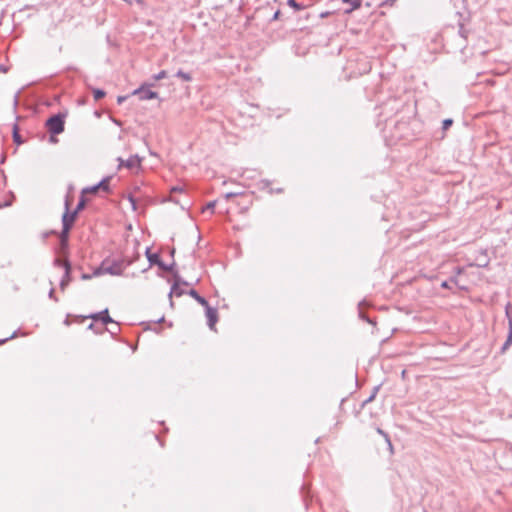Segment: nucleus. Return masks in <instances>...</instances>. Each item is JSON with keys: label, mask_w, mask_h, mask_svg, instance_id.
<instances>
[{"label": "nucleus", "mask_w": 512, "mask_h": 512, "mask_svg": "<svg viewBox=\"0 0 512 512\" xmlns=\"http://www.w3.org/2000/svg\"><path fill=\"white\" fill-rule=\"evenodd\" d=\"M124 266L122 262H108L103 261L102 264L94 271V276H99L102 274H110L114 276L121 275L123 273Z\"/></svg>", "instance_id": "1"}, {"label": "nucleus", "mask_w": 512, "mask_h": 512, "mask_svg": "<svg viewBox=\"0 0 512 512\" xmlns=\"http://www.w3.org/2000/svg\"><path fill=\"white\" fill-rule=\"evenodd\" d=\"M64 118V114L58 113L47 119L46 127L52 135H58L64 131Z\"/></svg>", "instance_id": "2"}, {"label": "nucleus", "mask_w": 512, "mask_h": 512, "mask_svg": "<svg viewBox=\"0 0 512 512\" xmlns=\"http://www.w3.org/2000/svg\"><path fill=\"white\" fill-rule=\"evenodd\" d=\"M505 314L508 319L509 330H508L507 339H506L505 343L503 344V346L501 347L502 353L506 352L508 350V348L512 345V303L509 302L506 304Z\"/></svg>", "instance_id": "3"}, {"label": "nucleus", "mask_w": 512, "mask_h": 512, "mask_svg": "<svg viewBox=\"0 0 512 512\" xmlns=\"http://www.w3.org/2000/svg\"><path fill=\"white\" fill-rule=\"evenodd\" d=\"M55 264L58 266H63L65 269V275L60 282V288H61V290H64L65 287L71 281V278H70L71 265L68 260H61L59 258L55 260Z\"/></svg>", "instance_id": "4"}, {"label": "nucleus", "mask_w": 512, "mask_h": 512, "mask_svg": "<svg viewBox=\"0 0 512 512\" xmlns=\"http://www.w3.org/2000/svg\"><path fill=\"white\" fill-rule=\"evenodd\" d=\"M119 162L118 169L125 167L127 169L139 168L141 165V159L138 155H132L127 160H123L122 158L117 159Z\"/></svg>", "instance_id": "5"}, {"label": "nucleus", "mask_w": 512, "mask_h": 512, "mask_svg": "<svg viewBox=\"0 0 512 512\" xmlns=\"http://www.w3.org/2000/svg\"><path fill=\"white\" fill-rule=\"evenodd\" d=\"M69 207H70V200H69V197L67 196L66 200H65V212L62 216V225H65V223H66V224H69V227H72V225L77 217V211L70 212Z\"/></svg>", "instance_id": "6"}, {"label": "nucleus", "mask_w": 512, "mask_h": 512, "mask_svg": "<svg viewBox=\"0 0 512 512\" xmlns=\"http://www.w3.org/2000/svg\"><path fill=\"white\" fill-rule=\"evenodd\" d=\"M89 318L94 321H101L103 325L114 323V320L109 316L108 309H104L101 312L91 314Z\"/></svg>", "instance_id": "7"}, {"label": "nucleus", "mask_w": 512, "mask_h": 512, "mask_svg": "<svg viewBox=\"0 0 512 512\" xmlns=\"http://www.w3.org/2000/svg\"><path fill=\"white\" fill-rule=\"evenodd\" d=\"M134 95H138L140 100H150L158 96V94L152 90L145 89L144 86L134 90Z\"/></svg>", "instance_id": "8"}, {"label": "nucleus", "mask_w": 512, "mask_h": 512, "mask_svg": "<svg viewBox=\"0 0 512 512\" xmlns=\"http://www.w3.org/2000/svg\"><path fill=\"white\" fill-rule=\"evenodd\" d=\"M205 309H206V317L208 319V326L211 330H214L215 324L218 321L217 310L215 308L210 307V305L205 307Z\"/></svg>", "instance_id": "9"}, {"label": "nucleus", "mask_w": 512, "mask_h": 512, "mask_svg": "<svg viewBox=\"0 0 512 512\" xmlns=\"http://www.w3.org/2000/svg\"><path fill=\"white\" fill-rule=\"evenodd\" d=\"M174 277H175V282H174L173 286L171 287V290L169 293L170 298L172 297V295L181 296L183 294V290L179 287V285H180L179 277L177 275H175Z\"/></svg>", "instance_id": "10"}, {"label": "nucleus", "mask_w": 512, "mask_h": 512, "mask_svg": "<svg viewBox=\"0 0 512 512\" xmlns=\"http://www.w3.org/2000/svg\"><path fill=\"white\" fill-rule=\"evenodd\" d=\"M70 229H71V227H69V224L65 223V225H63V229H62V232H61V235H60V240H61L62 248H66L67 247V244H68V234H69Z\"/></svg>", "instance_id": "11"}, {"label": "nucleus", "mask_w": 512, "mask_h": 512, "mask_svg": "<svg viewBox=\"0 0 512 512\" xmlns=\"http://www.w3.org/2000/svg\"><path fill=\"white\" fill-rule=\"evenodd\" d=\"M189 295L193 297L203 307H207L209 305L208 301L204 297L200 296L196 290L191 289L189 291Z\"/></svg>", "instance_id": "12"}, {"label": "nucleus", "mask_w": 512, "mask_h": 512, "mask_svg": "<svg viewBox=\"0 0 512 512\" xmlns=\"http://www.w3.org/2000/svg\"><path fill=\"white\" fill-rule=\"evenodd\" d=\"M146 256L150 263V266L156 265L160 260L159 255L157 253H152L149 248L146 249Z\"/></svg>", "instance_id": "13"}, {"label": "nucleus", "mask_w": 512, "mask_h": 512, "mask_svg": "<svg viewBox=\"0 0 512 512\" xmlns=\"http://www.w3.org/2000/svg\"><path fill=\"white\" fill-rule=\"evenodd\" d=\"M112 176H107L105 178H103L99 183H98V187L99 189H102L103 191L105 192H109L110 188H109V183H110V180H111Z\"/></svg>", "instance_id": "14"}, {"label": "nucleus", "mask_w": 512, "mask_h": 512, "mask_svg": "<svg viewBox=\"0 0 512 512\" xmlns=\"http://www.w3.org/2000/svg\"><path fill=\"white\" fill-rule=\"evenodd\" d=\"M160 269L164 270V271H167V272H172L173 271V268L175 266V263L173 262L172 264L170 265H167L165 264L163 261H161V259L159 260V262L156 264Z\"/></svg>", "instance_id": "15"}, {"label": "nucleus", "mask_w": 512, "mask_h": 512, "mask_svg": "<svg viewBox=\"0 0 512 512\" xmlns=\"http://www.w3.org/2000/svg\"><path fill=\"white\" fill-rule=\"evenodd\" d=\"M92 93H93V97L96 101H99L101 100L102 98L105 97L106 93L104 90L102 89H98V88H95L92 90Z\"/></svg>", "instance_id": "16"}, {"label": "nucleus", "mask_w": 512, "mask_h": 512, "mask_svg": "<svg viewBox=\"0 0 512 512\" xmlns=\"http://www.w3.org/2000/svg\"><path fill=\"white\" fill-rule=\"evenodd\" d=\"M376 431H377L378 434H380V435H382L384 437L386 443L388 444V447H389L390 451H392L393 450V446H392V443H391L389 435L386 432H384L381 428H377Z\"/></svg>", "instance_id": "17"}, {"label": "nucleus", "mask_w": 512, "mask_h": 512, "mask_svg": "<svg viewBox=\"0 0 512 512\" xmlns=\"http://www.w3.org/2000/svg\"><path fill=\"white\" fill-rule=\"evenodd\" d=\"M344 3L351 4V9L348 12L356 10L361 7V0H342Z\"/></svg>", "instance_id": "18"}, {"label": "nucleus", "mask_w": 512, "mask_h": 512, "mask_svg": "<svg viewBox=\"0 0 512 512\" xmlns=\"http://www.w3.org/2000/svg\"><path fill=\"white\" fill-rule=\"evenodd\" d=\"M13 140H14V142H16L18 145L23 143V140L21 139V136H20V134H19V132H18V127H17V125H14V127H13Z\"/></svg>", "instance_id": "19"}, {"label": "nucleus", "mask_w": 512, "mask_h": 512, "mask_svg": "<svg viewBox=\"0 0 512 512\" xmlns=\"http://www.w3.org/2000/svg\"><path fill=\"white\" fill-rule=\"evenodd\" d=\"M176 76L181 78L183 81H191L192 80V77L189 73H186V72H183L182 70H179L177 73H176Z\"/></svg>", "instance_id": "20"}, {"label": "nucleus", "mask_w": 512, "mask_h": 512, "mask_svg": "<svg viewBox=\"0 0 512 512\" xmlns=\"http://www.w3.org/2000/svg\"><path fill=\"white\" fill-rule=\"evenodd\" d=\"M113 326L110 329H107V331L110 332L111 335H116L120 331L119 324L114 321V323H111Z\"/></svg>", "instance_id": "21"}, {"label": "nucleus", "mask_w": 512, "mask_h": 512, "mask_svg": "<svg viewBox=\"0 0 512 512\" xmlns=\"http://www.w3.org/2000/svg\"><path fill=\"white\" fill-rule=\"evenodd\" d=\"M99 190L98 184L86 188L82 191V193H96Z\"/></svg>", "instance_id": "22"}, {"label": "nucleus", "mask_w": 512, "mask_h": 512, "mask_svg": "<svg viewBox=\"0 0 512 512\" xmlns=\"http://www.w3.org/2000/svg\"><path fill=\"white\" fill-rule=\"evenodd\" d=\"M288 5L296 10H301L303 7L298 4L295 0H288Z\"/></svg>", "instance_id": "23"}, {"label": "nucleus", "mask_w": 512, "mask_h": 512, "mask_svg": "<svg viewBox=\"0 0 512 512\" xmlns=\"http://www.w3.org/2000/svg\"><path fill=\"white\" fill-rule=\"evenodd\" d=\"M166 76H167L166 71L162 70L158 74L154 75V80H156V81L162 80V79L166 78Z\"/></svg>", "instance_id": "24"}, {"label": "nucleus", "mask_w": 512, "mask_h": 512, "mask_svg": "<svg viewBox=\"0 0 512 512\" xmlns=\"http://www.w3.org/2000/svg\"><path fill=\"white\" fill-rule=\"evenodd\" d=\"M128 201L130 202V204H131V206H132V209H133L134 211H136V210H137V206H136L137 201H136V199H135L132 195H129V197H128Z\"/></svg>", "instance_id": "25"}, {"label": "nucleus", "mask_w": 512, "mask_h": 512, "mask_svg": "<svg viewBox=\"0 0 512 512\" xmlns=\"http://www.w3.org/2000/svg\"><path fill=\"white\" fill-rule=\"evenodd\" d=\"M241 194H242L241 192H228L224 195V197L226 200H229V199L236 197L238 195H241Z\"/></svg>", "instance_id": "26"}, {"label": "nucleus", "mask_w": 512, "mask_h": 512, "mask_svg": "<svg viewBox=\"0 0 512 512\" xmlns=\"http://www.w3.org/2000/svg\"><path fill=\"white\" fill-rule=\"evenodd\" d=\"M84 206H85V200L83 198H81L74 211H77V213H78L79 211H81L84 208Z\"/></svg>", "instance_id": "27"}, {"label": "nucleus", "mask_w": 512, "mask_h": 512, "mask_svg": "<svg viewBox=\"0 0 512 512\" xmlns=\"http://www.w3.org/2000/svg\"><path fill=\"white\" fill-rule=\"evenodd\" d=\"M362 304H363L362 302H361V303H359V316H360V318H362V319L366 320V321H367V322H369V323H372V321H371L369 318H367V317L365 316V314L362 312V310H361Z\"/></svg>", "instance_id": "28"}, {"label": "nucleus", "mask_w": 512, "mask_h": 512, "mask_svg": "<svg viewBox=\"0 0 512 512\" xmlns=\"http://www.w3.org/2000/svg\"><path fill=\"white\" fill-rule=\"evenodd\" d=\"M453 123V120L452 119H445L443 121V129L446 130L448 129Z\"/></svg>", "instance_id": "29"}, {"label": "nucleus", "mask_w": 512, "mask_h": 512, "mask_svg": "<svg viewBox=\"0 0 512 512\" xmlns=\"http://www.w3.org/2000/svg\"><path fill=\"white\" fill-rule=\"evenodd\" d=\"M16 337V332H14L10 337L0 340V345L4 344L9 339H13Z\"/></svg>", "instance_id": "30"}, {"label": "nucleus", "mask_w": 512, "mask_h": 512, "mask_svg": "<svg viewBox=\"0 0 512 512\" xmlns=\"http://www.w3.org/2000/svg\"><path fill=\"white\" fill-rule=\"evenodd\" d=\"M395 0H385L382 6H392Z\"/></svg>", "instance_id": "31"}, {"label": "nucleus", "mask_w": 512, "mask_h": 512, "mask_svg": "<svg viewBox=\"0 0 512 512\" xmlns=\"http://www.w3.org/2000/svg\"><path fill=\"white\" fill-rule=\"evenodd\" d=\"M215 204H216V202H215V201H211V202H209V203L207 204V206H206V209L213 210V209H214V207H215Z\"/></svg>", "instance_id": "32"}, {"label": "nucleus", "mask_w": 512, "mask_h": 512, "mask_svg": "<svg viewBox=\"0 0 512 512\" xmlns=\"http://www.w3.org/2000/svg\"><path fill=\"white\" fill-rule=\"evenodd\" d=\"M127 99L126 96H118L117 102L118 104H122Z\"/></svg>", "instance_id": "33"}, {"label": "nucleus", "mask_w": 512, "mask_h": 512, "mask_svg": "<svg viewBox=\"0 0 512 512\" xmlns=\"http://www.w3.org/2000/svg\"><path fill=\"white\" fill-rule=\"evenodd\" d=\"M54 294H55V290L54 288H52L50 291H49V298L51 299H54L57 301V299L54 297Z\"/></svg>", "instance_id": "34"}, {"label": "nucleus", "mask_w": 512, "mask_h": 512, "mask_svg": "<svg viewBox=\"0 0 512 512\" xmlns=\"http://www.w3.org/2000/svg\"><path fill=\"white\" fill-rule=\"evenodd\" d=\"M280 16V11H276L273 15V20H277Z\"/></svg>", "instance_id": "35"}, {"label": "nucleus", "mask_w": 512, "mask_h": 512, "mask_svg": "<svg viewBox=\"0 0 512 512\" xmlns=\"http://www.w3.org/2000/svg\"><path fill=\"white\" fill-rule=\"evenodd\" d=\"M448 283H449L448 281H444V282L442 283V287H444V288H449V284H448Z\"/></svg>", "instance_id": "36"}, {"label": "nucleus", "mask_w": 512, "mask_h": 512, "mask_svg": "<svg viewBox=\"0 0 512 512\" xmlns=\"http://www.w3.org/2000/svg\"><path fill=\"white\" fill-rule=\"evenodd\" d=\"M54 136L55 135L51 134L50 141L55 143V142H57V139Z\"/></svg>", "instance_id": "37"}, {"label": "nucleus", "mask_w": 512, "mask_h": 512, "mask_svg": "<svg viewBox=\"0 0 512 512\" xmlns=\"http://www.w3.org/2000/svg\"><path fill=\"white\" fill-rule=\"evenodd\" d=\"M82 278H83V279H90V278H91V276H90V275H88V274H83V275H82Z\"/></svg>", "instance_id": "38"}, {"label": "nucleus", "mask_w": 512, "mask_h": 512, "mask_svg": "<svg viewBox=\"0 0 512 512\" xmlns=\"http://www.w3.org/2000/svg\"><path fill=\"white\" fill-rule=\"evenodd\" d=\"M486 265H487V262L477 264V266H479V267H485Z\"/></svg>", "instance_id": "39"}, {"label": "nucleus", "mask_w": 512, "mask_h": 512, "mask_svg": "<svg viewBox=\"0 0 512 512\" xmlns=\"http://www.w3.org/2000/svg\"><path fill=\"white\" fill-rule=\"evenodd\" d=\"M0 72H6V68L2 65H0Z\"/></svg>", "instance_id": "40"}, {"label": "nucleus", "mask_w": 512, "mask_h": 512, "mask_svg": "<svg viewBox=\"0 0 512 512\" xmlns=\"http://www.w3.org/2000/svg\"><path fill=\"white\" fill-rule=\"evenodd\" d=\"M450 282H452V283H455V284H456V283H457L456 278H451V279H450Z\"/></svg>", "instance_id": "41"}, {"label": "nucleus", "mask_w": 512, "mask_h": 512, "mask_svg": "<svg viewBox=\"0 0 512 512\" xmlns=\"http://www.w3.org/2000/svg\"><path fill=\"white\" fill-rule=\"evenodd\" d=\"M462 271H463V270H462L461 268H458V269H457V274H461V273H462Z\"/></svg>", "instance_id": "42"}, {"label": "nucleus", "mask_w": 512, "mask_h": 512, "mask_svg": "<svg viewBox=\"0 0 512 512\" xmlns=\"http://www.w3.org/2000/svg\"><path fill=\"white\" fill-rule=\"evenodd\" d=\"M89 329H93L94 328V324L91 323L89 326H88Z\"/></svg>", "instance_id": "43"}, {"label": "nucleus", "mask_w": 512, "mask_h": 512, "mask_svg": "<svg viewBox=\"0 0 512 512\" xmlns=\"http://www.w3.org/2000/svg\"><path fill=\"white\" fill-rule=\"evenodd\" d=\"M373 398H374V395H372V396H369V399H368V401H371V400H372Z\"/></svg>", "instance_id": "44"}]
</instances>
